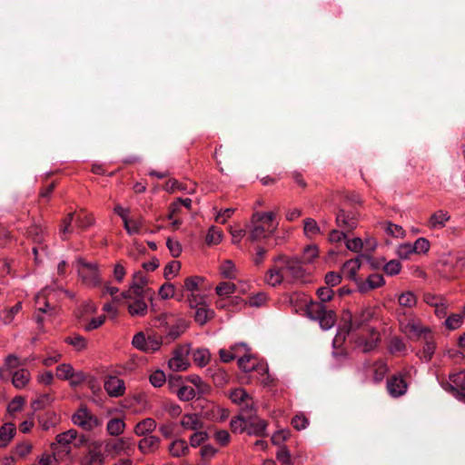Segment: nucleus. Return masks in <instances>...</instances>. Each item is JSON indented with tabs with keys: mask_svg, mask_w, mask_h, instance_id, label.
Here are the masks:
<instances>
[{
	"mask_svg": "<svg viewBox=\"0 0 465 465\" xmlns=\"http://www.w3.org/2000/svg\"><path fill=\"white\" fill-rule=\"evenodd\" d=\"M371 317L372 313L371 311H362L361 313L353 317L350 315L349 321L346 322L341 328H340L339 331L332 340L331 357L335 360V367L340 366L347 357V351L344 348H342V344L346 339V336L360 330L368 331V329H371L368 325V322Z\"/></svg>",
	"mask_w": 465,
	"mask_h": 465,
	"instance_id": "f257e3e1",
	"label": "nucleus"
},
{
	"mask_svg": "<svg viewBox=\"0 0 465 465\" xmlns=\"http://www.w3.org/2000/svg\"><path fill=\"white\" fill-rule=\"evenodd\" d=\"M275 262L282 268V273L285 276L287 282H311V268L305 267L299 256L280 255Z\"/></svg>",
	"mask_w": 465,
	"mask_h": 465,
	"instance_id": "f03ea898",
	"label": "nucleus"
},
{
	"mask_svg": "<svg viewBox=\"0 0 465 465\" xmlns=\"http://www.w3.org/2000/svg\"><path fill=\"white\" fill-rule=\"evenodd\" d=\"M159 321L164 325L163 339L165 343H170L178 339L188 328V322L183 319H173L167 315L162 316Z\"/></svg>",
	"mask_w": 465,
	"mask_h": 465,
	"instance_id": "7ed1b4c3",
	"label": "nucleus"
},
{
	"mask_svg": "<svg viewBox=\"0 0 465 465\" xmlns=\"http://www.w3.org/2000/svg\"><path fill=\"white\" fill-rule=\"evenodd\" d=\"M77 272L83 282L90 286H98L101 283L97 265L88 262L82 258L77 260Z\"/></svg>",
	"mask_w": 465,
	"mask_h": 465,
	"instance_id": "20e7f679",
	"label": "nucleus"
},
{
	"mask_svg": "<svg viewBox=\"0 0 465 465\" xmlns=\"http://www.w3.org/2000/svg\"><path fill=\"white\" fill-rule=\"evenodd\" d=\"M406 328H409L411 331H414L416 334H418L419 337H422L424 339L425 344L423 347L421 358L427 361H430L436 349V345L432 341L430 331L414 323H409Z\"/></svg>",
	"mask_w": 465,
	"mask_h": 465,
	"instance_id": "39448f33",
	"label": "nucleus"
},
{
	"mask_svg": "<svg viewBox=\"0 0 465 465\" xmlns=\"http://www.w3.org/2000/svg\"><path fill=\"white\" fill-rule=\"evenodd\" d=\"M295 311L312 321H320V302H313L310 297L303 296L295 305Z\"/></svg>",
	"mask_w": 465,
	"mask_h": 465,
	"instance_id": "423d86ee",
	"label": "nucleus"
},
{
	"mask_svg": "<svg viewBox=\"0 0 465 465\" xmlns=\"http://www.w3.org/2000/svg\"><path fill=\"white\" fill-rule=\"evenodd\" d=\"M102 442L92 441L87 445L86 452L81 458L82 465H104V456L101 450Z\"/></svg>",
	"mask_w": 465,
	"mask_h": 465,
	"instance_id": "0eeeda50",
	"label": "nucleus"
},
{
	"mask_svg": "<svg viewBox=\"0 0 465 465\" xmlns=\"http://www.w3.org/2000/svg\"><path fill=\"white\" fill-rule=\"evenodd\" d=\"M73 422L86 430L100 425L99 420L86 407L82 406L72 417Z\"/></svg>",
	"mask_w": 465,
	"mask_h": 465,
	"instance_id": "6e6552de",
	"label": "nucleus"
},
{
	"mask_svg": "<svg viewBox=\"0 0 465 465\" xmlns=\"http://www.w3.org/2000/svg\"><path fill=\"white\" fill-rule=\"evenodd\" d=\"M320 258V250L317 244H308L303 248L302 254L300 257L301 262L305 267L311 268V273L316 269V264Z\"/></svg>",
	"mask_w": 465,
	"mask_h": 465,
	"instance_id": "1a4fd4ad",
	"label": "nucleus"
},
{
	"mask_svg": "<svg viewBox=\"0 0 465 465\" xmlns=\"http://www.w3.org/2000/svg\"><path fill=\"white\" fill-rule=\"evenodd\" d=\"M339 227L351 232L358 225V213L355 211L341 210L336 217Z\"/></svg>",
	"mask_w": 465,
	"mask_h": 465,
	"instance_id": "9d476101",
	"label": "nucleus"
},
{
	"mask_svg": "<svg viewBox=\"0 0 465 465\" xmlns=\"http://www.w3.org/2000/svg\"><path fill=\"white\" fill-rule=\"evenodd\" d=\"M238 366L239 368L245 371V372H251L252 371H256L262 374L268 371V368L264 366L263 364H260L256 362V360L252 355L250 353H244L242 356H241L238 359Z\"/></svg>",
	"mask_w": 465,
	"mask_h": 465,
	"instance_id": "9b49d317",
	"label": "nucleus"
},
{
	"mask_svg": "<svg viewBox=\"0 0 465 465\" xmlns=\"http://www.w3.org/2000/svg\"><path fill=\"white\" fill-rule=\"evenodd\" d=\"M247 432L249 435H255L259 437L267 436L265 430L267 428V421L259 418L256 414H251L246 418Z\"/></svg>",
	"mask_w": 465,
	"mask_h": 465,
	"instance_id": "f8f14e48",
	"label": "nucleus"
},
{
	"mask_svg": "<svg viewBox=\"0 0 465 465\" xmlns=\"http://www.w3.org/2000/svg\"><path fill=\"white\" fill-rule=\"evenodd\" d=\"M104 390L111 397H120L125 391L124 382L116 376H109L104 381Z\"/></svg>",
	"mask_w": 465,
	"mask_h": 465,
	"instance_id": "ddd939ff",
	"label": "nucleus"
},
{
	"mask_svg": "<svg viewBox=\"0 0 465 465\" xmlns=\"http://www.w3.org/2000/svg\"><path fill=\"white\" fill-rule=\"evenodd\" d=\"M387 389L393 397L403 395L407 391V383L401 375H394L387 381Z\"/></svg>",
	"mask_w": 465,
	"mask_h": 465,
	"instance_id": "4468645a",
	"label": "nucleus"
},
{
	"mask_svg": "<svg viewBox=\"0 0 465 465\" xmlns=\"http://www.w3.org/2000/svg\"><path fill=\"white\" fill-rule=\"evenodd\" d=\"M114 212L123 219L124 228L129 234L139 232L141 223L136 220L127 218L126 213L128 210L124 209L121 205H116Z\"/></svg>",
	"mask_w": 465,
	"mask_h": 465,
	"instance_id": "2eb2a0df",
	"label": "nucleus"
},
{
	"mask_svg": "<svg viewBox=\"0 0 465 465\" xmlns=\"http://www.w3.org/2000/svg\"><path fill=\"white\" fill-rule=\"evenodd\" d=\"M146 297L152 298L150 294L143 293L142 296L135 298L129 303L128 311L132 316H143L147 312V304L144 302Z\"/></svg>",
	"mask_w": 465,
	"mask_h": 465,
	"instance_id": "dca6fc26",
	"label": "nucleus"
},
{
	"mask_svg": "<svg viewBox=\"0 0 465 465\" xmlns=\"http://www.w3.org/2000/svg\"><path fill=\"white\" fill-rule=\"evenodd\" d=\"M148 282L146 276L143 272L139 271L134 274L133 282H132V292H141L144 294H150V297L153 295V291L151 289H144Z\"/></svg>",
	"mask_w": 465,
	"mask_h": 465,
	"instance_id": "f3484780",
	"label": "nucleus"
},
{
	"mask_svg": "<svg viewBox=\"0 0 465 465\" xmlns=\"http://www.w3.org/2000/svg\"><path fill=\"white\" fill-rule=\"evenodd\" d=\"M370 332V338L358 337L357 342L359 345L363 346V351L369 352L376 348L378 341H380L379 333L374 329H368Z\"/></svg>",
	"mask_w": 465,
	"mask_h": 465,
	"instance_id": "a211bd4d",
	"label": "nucleus"
},
{
	"mask_svg": "<svg viewBox=\"0 0 465 465\" xmlns=\"http://www.w3.org/2000/svg\"><path fill=\"white\" fill-rule=\"evenodd\" d=\"M274 217H275V214L273 212L255 213L252 215V222L254 223H260L262 225H265V227H268L270 225V233H272L276 228V226L272 225Z\"/></svg>",
	"mask_w": 465,
	"mask_h": 465,
	"instance_id": "6ab92c4d",
	"label": "nucleus"
},
{
	"mask_svg": "<svg viewBox=\"0 0 465 465\" xmlns=\"http://www.w3.org/2000/svg\"><path fill=\"white\" fill-rule=\"evenodd\" d=\"M16 429L13 423H5L0 428V448L7 446L15 435Z\"/></svg>",
	"mask_w": 465,
	"mask_h": 465,
	"instance_id": "aec40b11",
	"label": "nucleus"
},
{
	"mask_svg": "<svg viewBox=\"0 0 465 465\" xmlns=\"http://www.w3.org/2000/svg\"><path fill=\"white\" fill-rule=\"evenodd\" d=\"M76 437L75 430H69L65 432L60 433L56 436V442L51 444L52 450H55L57 445H61L64 448L68 447L69 444H73V440Z\"/></svg>",
	"mask_w": 465,
	"mask_h": 465,
	"instance_id": "412c9836",
	"label": "nucleus"
},
{
	"mask_svg": "<svg viewBox=\"0 0 465 465\" xmlns=\"http://www.w3.org/2000/svg\"><path fill=\"white\" fill-rule=\"evenodd\" d=\"M160 441V438L156 436L144 437L140 440L138 448L143 453L153 451L158 449Z\"/></svg>",
	"mask_w": 465,
	"mask_h": 465,
	"instance_id": "4be33fe9",
	"label": "nucleus"
},
{
	"mask_svg": "<svg viewBox=\"0 0 465 465\" xmlns=\"http://www.w3.org/2000/svg\"><path fill=\"white\" fill-rule=\"evenodd\" d=\"M181 425L184 429L193 430H198L203 428V422L196 414H185L181 420Z\"/></svg>",
	"mask_w": 465,
	"mask_h": 465,
	"instance_id": "5701e85b",
	"label": "nucleus"
},
{
	"mask_svg": "<svg viewBox=\"0 0 465 465\" xmlns=\"http://www.w3.org/2000/svg\"><path fill=\"white\" fill-rule=\"evenodd\" d=\"M265 281L272 286H276L282 282H286L285 276L283 273H282V268L280 267L279 263H277L275 268L269 270L265 276Z\"/></svg>",
	"mask_w": 465,
	"mask_h": 465,
	"instance_id": "b1692460",
	"label": "nucleus"
},
{
	"mask_svg": "<svg viewBox=\"0 0 465 465\" xmlns=\"http://www.w3.org/2000/svg\"><path fill=\"white\" fill-rule=\"evenodd\" d=\"M185 380L196 387L197 392L200 396L210 394L211 386L209 384H207L206 382H204L200 376L190 375V376H186Z\"/></svg>",
	"mask_w": 465,
	"mask_h": 465,
	"instance_id": "393cba45",
	"label": "nucleus"
},
{
	"mask_svg": "<svg viewBox=\"0 0 465 465\" xmlns=\"http://www.w3.org/2000/svg\"><path fill=\"white\" fill-rule=\"evenodd\" d=\"M450 215L448 213L441 210L434 213L428 223V225L432 229H439L445 226V223L449 221Z\"/></svg>",
	"mask_w": 465,
	"mask_h": 465,
	"instance_id": "a878e982",
	"label": "nucleus"
},
{
	"mask_svg": "<svg viewBox=\"0 0 465 465\" xmlns=\"http://www.w3.org/2000/svg\"><path fill=\"white\" fill-rule=\"evenodd\" d=\"M243 348L245 351H248L247 345L245 343H239L232 346L230 351H226L224 349H221L219 351L220 358L223 362H229L235 358L238 357V349Z\"/></svg>",
	"mask_w": 465,
	"mask_h": 465,
	"instance_id": "bb28decb",
	"label": "nucleus"
},
{
	"mask_svg": "<svg viewBox=\"0 0 465 465\" xmlns=\"http://www.w3.org/2000/svg\"><path fill=\"white\" fill-rule=\"evenodd\" d=\"M132 443L128 439L122 438L114 441H108L106 443V450L119 454L120 452L125 451L127 449H129Z\"/></svg>",
	"mask_w": 465,
	"mask_h": 465,
	"instance_id": "cd10ccee",
	"label": "nucleus"
},
{
	"mask_svg": "<svg viewBox=\"0 0 465 465\" xmlns=\"http://www.w3.org/2000/svg\"><path fill=\"white\" fill-rule=\"evenodd\" d=\"M213 316L214 312L213 310H208L206 305L203 304L196 309L193 318L197 323L204 325L208 321L213 319Z\"/></svg>",
	"mask_w": 465,
	"mask_h": 465,
	"instance_id": "c85d7f7f",
	"label": "nucleus"
},
{
	"mask_svg": "<svg viewBox=\"0 0 465 465\" xmlns=\"http://www.w3.org/2000/svg\"><path fill=\"white\" fill-rule=\"evenodd\" d=\"M165 343L163 336L152 333L146 337V349L145 352H154L160 349L161 345Z\"/></svg>",
	"mask_w": 465,
	"mask_h": 465,
	"instance_id": "c756f323",
	"label": "nucleus"
},
{
	"mask_svg": "<svg viewBox=\"0 0 465 465\" xmlns=\"http://www.w3.org/2000/svg\"><path fill=\"white\" fill-rule=\"evenodd\" d=\"M156 423L154 420L151 418L144 419L138 422L134 427V432L138 436L145 435L154 430Z\"/></svg>",
	"mask_w": 465,
	"mask_h": 465,
	"instance_id": "7c9ffc66",
	"label": "nucleus"
},
{
	"mask_svg": "<svg viewBox=\"0 0 465 465\" xmlns=\"http://www.w3.org/2000/svg\"><path fill=\"white\" fill-rule=\"evenodd\" d=\"M337 317L332 310H328L327 307L322 304V329L328 330L331 328L336 322Z\"/></svg>",
	"mask_w": 465,
	"mask_h": 465,
	"instance_id": "2f4dec72",
	"label": "nucleus"
},
{
	"mask_svg": "<svg viewBox=\"0 0 465 465\" xmlns=\"http://www.w3.org/2000/svg\"><path fill=\"white\" fill-rule=\"evenodd\" d=\"M361 267L360 258L351 259L347 261L343 265V272L351 280L358 279L356 277L357 272Z\"/></svg>",
	"mask_w": 465,
	"mask_h": 465,
	"instance_id": "473e14b6",
	"label": "nucleus"
},
{
	"mask_svg": "<svg viewBox=\"0 0 465 465\" xmlns=\"http://www.w3.org/2000/svg\"><path fill=\"white\" fill-rule=\"evenodd\" d=\"M29 371L26 369H20L13 373L12 382L17 389H21L26 385L29 381Z\"/></svg>",
	"mask_w": 465,
	"mask_h": 465,
	"instance_id": "72a5a7b5",
	"label": "nucleus"
},
{
	"mask_svg": "<svg viewBox=\"0 0 465 465\" xmlns=\"http://www.w3.org/2000/svg\"><path fill=\"white\" fill-rule=\"evenodd\" d=\"M169 451L174 457H181L189 452V447L184 440H178L171 443Z\"/></svg>",
	"mask_w": 465,
	"mask_h": 465,
	"instance_id": "f704fd0d",
	"label": "nucleus"
},
{
	"mask_svg": "<svg viewBox=\"0 0 465 465\" xmlns=\"http://www.w3.org/2000/svg\"><path fill=\"white\" fill-rule=\"evenodd\" d=\"M125 427V423L122 419L114 418L111 419L107 423V431L112 436H118L123 433Z\"/></svg>",
	"mask_w": 465,
	"mask_h": 465,
	"instance_id": "c9c22d12",
	"label": "nucleus"
},
{
	"mask_svg": "<svg viewBox=\"0 0 465 465\" xmlns=\"http://www.w3.org/2000/svg\"><path fill=\"white\" fill-rule=\"evenodd\" d=\"M169 368L175 372L187 370L190 363L187 359L173 356L168 362Z\"/></svg>",
	"mask_w": 465,
	"mask_h": 465,
	"instance_id": "e433bc0d",
	"label": "nucleus"
},
{
	"mask_svg": "<svg viewBox=\"0 0 465 465\" xmlns=\"http://www.w3.org/2000/svg\"><path fill=\"white\" fill-rule=\"evenodd\" d=\"M177 397L183 401H189L193 400L196 396L195 390L187 385H182L179 389L175 391Z\"/></svg>",
	"mask_w": 465,
	"mask_h": 465,
	"instance_id": "4c0bfd02",
	"label": "nucleus"
},
{
	"mask_svg": "<svg viewBox=\"0 0 465 465\" xmlns=\"http://www.w3.org/2000/svg\"><path fill=\"white\" fill-rule=\"evenodd\" d=\"M304 234L308 238H312L320 232V228L315 220L312 218H307L304 220Z\"/></svg>",
	"mask_w": 465,
	"mask_h": 465,
	"instance_id": "58836bf2",
	"label": "nucleus"
},
{
	"mask_svg": "<svg viewBox=\"0 0 465 465\" xmlns=\"http://www.w3.org/2000/svg\"><path fill=\"white\" fill-rule=\"evenodd\" d=\"M266 232L270 233V225L268 227H265V225H262L260 223L255 224L250 233V239L252 242L258 241L261 238L265 237Z\"/></svg>",
	"mask_w": 465,
	"mask_h": 465,
	"instance_id": "ea45409f",
	"label": "nucleus"
},
{
	"mask_svg": "<svg viewBox=\"0 0 465 465\" xmlns=\"http://www.w3.org/2000/svg\"><path fill=\"white\" fill-rule=\"evenodd\" d=\"M449 379L460 389V391L465 392V370L450 373L449 375Z\"/></svg>",
	"mask_w": 465,
	"mask_h": 465,
	"instance_id": "a19ab883",
	"label": "nucleus"
},
{
	"mask_svg": "<svg viewBox=\"0 0 465 465\" xmlns=\"http://www.w3.org/2000/svg\"><path fill=\"white\" fill-rule=\"evenodd\" d=\"M56 376L59 379L69 380L70 378H73L74 376V369L69 364H60L56 368Z\"/></svg>",
	"mask_w": 465,
	"mask_h": 465,
	"instance_id": "79ce46f5",
	"label": "nucleus"
},
{
	"mask_svg": "<svg viewBox=\"0 0 465 465\" xmlns=\"http://www.w3.org/2000/svg\"><path fill=\"white\" fill-rule=\"evenodd\" d=\"M417 299L411 292H406L400 295L399 303L401 306L411 308L416 304Z\"/></svg>",
	"mask_w": 465,
	"mask_h": 465,
	"instance_id": "37998d69",
	"label": "nucleus"
},
{
	"mask_svg": "<svg viewBox=\"0 0 465 465\" xmlns=\"http://www.w3.org/2000/svg\"><path fill=\"white\" fill-rule=\"evenodd\" d=\"M53 401L52 396L49 393L41 395L38 399L32 401L31 406L34 411L44 409L47 404Z\"/></svg>",
	"mask_w": 465,
	"mask_h": 465,
	"instance_id": "c03bdc74",
	"label": "nucleus"
},
{
	"mask_svg": "<svg viewBox=\"0 0 465 465\" xmlns=\"http://www.w3.org/2000/svg\"><path fill=\"white\" fill-rule=\"evenodd\" d=\"M28 236L37 244H42L44 240L43 229L38 225H33L27 230Z\"/></svg>",
	"mask_w": 465,
	"mask_h": 465,
	"instance_id": "a18cd8bd",
	"label": "nucleus"
},
{
	"mask_svg": "<svg viewBox=\"0 0 465 465\" xmlns=\"http://www.w3.org/2000/svg\"><path fill=\"white\" fill-rule=\"evenodd\" d=\"M230 399L234 403H243L249 399V394L242 388L235 389L230 394Z\"/></svg>",
	"mask_w": 465,
	"mask_h": 465,
	"instance_id": "49530a36",
	"label": "nucleus"
},
{
	"mask_svg": "<svg viewBox=\"0 0 465 465\" xmlns=\"http://www.w3.org/2000/svg\"><path fill=\"white\" fill-rule=\"evenodd\" d=\"M209 356V351L205 349H198L193 352V361L201 366L207 364Z\"/></svg>",
	"mask_w": 465,
	"mask_h": 465,
	"instance_id": "de8ad7c7",
	"label": "nucleus"
},
{
	"mask_svg": "<svg viewBox=\"0 0 465 465\" xmlns=\"http://www.w3.org/2000/svg\"><path fill=\"white\" fill-rule=\"evenodd\" d=\"M211 376L213 378V383L218 387L223 386L229 381V376L227 373L221 369L212 373Z\"/></svg>",
	"mask_w": 465,
	"mask_h": 465,
	"instance_id": "09e8293b",
	"label": "nucleus"
},
{
	"mask_svg": "<svg viewBox=\"0 0 465 465\" xmlns=\"http://www.w3.org/2000/svg\"><path fill=\"white\" fill-rule=\"evenodd\" d=\"M230 426L233 432L237 431L238 430L240 432H243L244 430H247L246 418H244L242 415H240L231 420Z\"/></svg>",
	"mask_w": 465,
	"mask_h": 465,
	"instance_id": "8fccbe9b",
	"label": "nucleus"
},
{
	"mask_svg": "<svg viewBox=\"0 0 465 465\" xmlns=\"http://www.w3.org/2000/svg\"><path fill=\"white\" fill-rule=\"evenodd\" d=\"M222 238V231L218 230L214 226L211 227L206 235L207 244H217L220 242Z\"/></svg>",
	"mask_w": 465,
	"mask_h": 465,
	"instance_id": "3c124183",
	"label": "nucleus"
},
{
	"mask_svg": "<svg viewBox=\"0 0 465 465\" xmlns=\"http://www.w3.org/2000/svg\"><path fill=\"white\" fill-rule=\"evenodd\" d=\"M65 342L72 345L77 351H81V350L84 349L86 346V341L81 335H75L74 337H67V338H65Z\"/></svg>",
	"mask_w": 465,
	"mask_h": 465,
	"instance_id": "603ef678",
	"label": "nucleus"
},
{
	"mask_svg": "<svg viewBox=\"0 0 465 465\" xmlns=\"http://www.w3.org/2000/svg\"><path fill=\"white\" fill-rule=\"evenodd\" d=\"M215 291L219 296L229 295V294L234 292L235 285L232 282H221L216 287Z\"/></svg>",
	"mask_w": 465,
	"mask_h": 465,
	"instance_id": "864d4df0",
	"label": "nucleus"
},
{
	"mask_svg": "<svg viewBox=\"0 0 465 465\" xmlns=\"http://www.w3.org/2000/svg\"><path fill=\"white\" fill-rule=\"evenodd\" d=\"M442 387L451 392L459 401L465 403V392L460 391V389L453 383L443 382Z\"/></svg>",
	"mask_w": 465,
	"mask_h": 465,
	"instance_id": "5fc2aeb1",
	"label": "nucleus"
},
{
	"mask_svg": "<svg viewBox=\"0 0 465 465\" xmlns=\"http://www.w3.org/2000/svg\"><path fill=\"white\" fill-rule=\"evenodd\" d=\"M401 265L398 260H391L383 265L384 272L389 275L398 274L401 271Z\"/></svg>",
	"mask_w": 465,
	"mask_h": 465,
	"instance_id": "6e6d98bb",
	"label": "nucleus"
},
{
	"mask_svg": "<svg viewBox=\"0 0 465 465\" xmlns=\"http://www.w3.org/2000/svg\"><path fill=\"white\" fill-rule=\"evenodd\" d=\"M166 381V376L163 371L158 370L150 375V382L154 387H161Z\"/></svg>",
	"mask_w": 465,
	"mask_h": 465,
	"instance_id": "4d7b16f0",
	"label": "nucleus"
},
{
	"mask_svg": "<svg viewBox=\"0 0 465 465\" xmlns=\"http://www.w3.org/2000/svg\"><path fill=\"white\" fill-rule=\"evenodd\" d=\"M413 249L415 253H425L430 249V242L425 238H419L413 244Z\"/></svg>",
	"mask_w": 465,
	"mask_h": 465,
	"instance_id": "13d9d810",
	"label": "nucleus"
},
{
	"mask_svg": "<svg viewBox=\"0 0 465 465\" xmlns=\"http://www.w3.org/2000/svg\"><path fill=\"white\" fill-rule=\"evenodd\" d=\"M159 294L163 299L175 297V287L172 283H164L159 290Z\"/></svg>",
	"mask_w": 465,
	"mask_h": 465,
	"instance_id": "bf43d9fd",
	"label": "nucleus"
},
{
	"mask_svg": "<svg viewBox=\"0 0 465 465\" xmlns=\"http://www.w3.org/2000/svg\"><path fill=\"white\" fill-rule=\"evenodd\" d=\"M25 364V360L24 361H21L19 358H17L14 354H10L5 358V365L7 368V370L12 371L15 368H17L19 366H23Z\"/></svg>",
	"mask_w": 465,
	"mask_h": 465,
	"instance_id": "052dcab7",
	"label": "nucleus"
},
{
	"mask_svg": "<svg viewBox=\"0 0 465 465\" xmlns=\"http://www.w3.org/2000/svg\"><path fill=\"white\" fill-rule=\"evenodd\" d=\"M208 439L205 431H196L190 438L192 447H198Z\"/></svg>",
	"mask_w": 465,
	"mask_h": 465,
	"instance_id": "680f3d73",
	"label": "nucleus"
},
{
	"mask_svg": "<svg viewBox=\"0 0 465 465\" xmlns=\"http://www.w3.org/2000/svg\"><path fill=\"white\" fill-rule=\"evenodd\" d=\"M462 323V316L460 314H451L450 315L446 322L445 325L450 330L457 329Z\"/></svg>",
	"mask_w": 465,
	"mask_h": 465,
	"instance_id": "e2e57ef3",
	"label": "nucleus"
},
{
	"mask_svg": "<svg viewBox=\"0 0 465 465\" xmlns=\"http://www.w3.org/2000/svg\"><path fill=\"white\" fill-rule=\"evenodd\" d=\"M203 282V278L199 276H191L185 279L184 281V288L187 291H196L198 290L199 283Z\"/></svg>",
	"mask_w": 465,
	"mask_h": 465,
	"instance_id": "0e129e2a",
	"label": "nucleus"
},
{
	"mask_svg": "<svg viewBox=\"0 0 465 465\" xmlns=\"http://www.w3.org/2000/svg\"><path fill=\"white\" fill-rule=\"evenodd\" d=\"M133 345L141 350V351H145V349H146V337L144 335L143 332L140 331L138 333H136L134 338H133V341H132Z\"/></svg>",
	"mask_w": 465,
	"mask_h": 465,
	"instance_id": "69168bd1",
	"label": "nucleus"
},
{
	"mask_svg": "<svg viewBox=\"0 0 465 465\" xmlns=\"http://www.w3.org/2000/svg\"><path fill=\"white\" fill-rule=\"evenodd\" d=\"M367 280L369 282V286L371 288H372V290L376 289V288H379V287H381V286H382L384 284L383 276L381 274H379V273L371 274L367 278Z\"/></svg>",
	"mask_w": 465,
	"mask_h": 465,
	"instance_id": "338daca9",
	"label": "nucleus"
},
{
	"mask_svg": "<svg viewBox=\"0 0 465 465\" xmlns=\"http://www.w3.org/2000/svg\"><path fill=\"white\" fill-rule=\"evenodd\" d=\"M397 253L401 259H408L411 253H415L413 245L410 243L401 244L399 246Z\"/></svg>",
	"mask_w": 465,
	"mask_h": 465,
	"instance_id": "774afa93",
	"label": "nucleus"
}]
</instances>
